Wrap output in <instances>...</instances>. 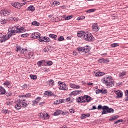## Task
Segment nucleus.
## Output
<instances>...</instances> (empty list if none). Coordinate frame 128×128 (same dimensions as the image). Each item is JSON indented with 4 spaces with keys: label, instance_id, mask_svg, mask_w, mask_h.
Here are the masks:
<instances>
[{
    "label": "nucleus",
    "instance_id": "13",
    "mask_svg": "<svg viewBox=\"0 0 128 128\" xmlns=\"http://www.w3.org/2000/svg\"><path fill=\"white\" fill-rule=\"evenodd\" d=\"M21 104H22V102H20V100L15 105V106H14L15 108H16V110H20L22 108Z\"/></svg>",
    "mask_w": 128,
    "mask_h": 128
},
{
    "label": "nucleus",
    "instance_id": "40",
    "mask_svg": "<svg viewBox=\"0 0 128 128\" xmlns=\"http://www.w3.org/2000/svg\"><path fill=\"white\" fill-rule=\"evenodd\" d=\"M32 96V94L30 93H28L20 96H22V98H30V96Z\"/></svg>",
    "mask_w": 128,
    "mask_h": 128
},
{
    "label": "nucleus",
    "instance_id": "51",
    "mask_svg": "<svg viewBox=\"0 0 128 128\" xmlns=\"http://www.w3.org/2000/svg\"><path fill=\"white\" fill-rule=\"evenodd\" d=\"M42 100V98L40 97H37L36 98V99L35 100L36 101L37 104H38V102H40V100Z\"/></svg>",
    "mask_w": 128,
    "mask_h": 128
},
{
    "label": "nucleus",
    "instance_id": "38",
    "mask_svg": "<svg viewBox=\"0 0 128 128\" xmlns=\"http://www.w3.org/2000/svg\"><path fill=\"white\" fill-rule=\"evenodd\" d=\"M48 82L49 86H54V80H50L48 81Z\"/></svg>",
    "mask_w": 128,
    "mask_h": 128
},
{
    "label": "nucleus",
    "instance_id": "8",
    "mask_svg": "<svg viewBox=\"0 0 128 128\" xmlns=\"http://www.w3.org/2000/svg\"><path fill=\"white\" fill-rule=\"evenodd\" d=\"M86 34V32L84 31H79L77 32V36L78 38H84V36Z\"/></svg>",
    "mask_w": 128,
    "mask_h": 128
},
{
    "label": "nucleus",
    "instance_id": "29",
    "mask_svg": "<svg viewBox=\"0 0 128 128\" xmlns=\"http://www.w3.org/2000/svg\"><path fill=\"white\" fill-rule=\"evenodd\" d=\"M44 96H52V94H54V93H52V92H48V91H46L44 94Z\"/></svg>",
    "mask_w": 128,
    "mask_h": 128
},
{
    "label": "nucleus",
    "instance_id": "20",
    "mask_svg": "<svg viewBox=\"0 0 128 128\" xmlns=\"http://www.w3.org/2000/svg\"><path fill=\"white\" fill-rule=\"evenodd\" d=\"M6 89L4 87L0 86V94H6Z\"/></svg>",
    "mask_w": 128,
    "mask_h": 128
},
{
    "label": "nucleus",
    "instance_id": "21",
    "mask_svg": "<svg viewBox=\"0 0 128 128\" xmlns=\"http://www.w3.org/2000/svg\"><path fill=\"white\" fill-rule=\"evenodd\" d=\"M104 72H98L96 73V76H104Z\"/></svg>",
    "mask_w": 128,
    "mask_h": 128
},
{
    "label": "nucleus",
    "instance_id": "31",
    "mask_svg": "<svg viewBox=\"0 0 128 128\" xmlns=\"http://www.w3.org/2000/svg\"><path fill=\"white\" fill-rule=\"evenodd\" d=\"M44 62H45L44 60H40L37 62V64H38V66H42V64H44Z\"/></svg>",
    "mask_w": 128,
    "mask_h": 128
},
{
    "label": "nucleus",
    "instance_id": "34",
    "mask_svg": "<svg viewBox=\"0 0 128 128\" xmlns=\"http://www.w3.org/2000/svg\"><path fill=\"white\" fill-rule=\"evenodd\" d=\"M32 24L33 26H40V22H36V21H34L32 22Z\"/></svg>",
    "mask_w": 128,
    "mask_h": 128
},
{
    "label": "nucleus",
    "instance_id": "4",
    "mask_svg": "<svg viewBox=\"0 0 128 128\" xmlns=\"http://www.w3.org/2000/svg\"><path fill=\"white\" fill-rule=\"evenodd\" d=\"M90 48L88 46H85L84 47L78 46L76 48V50H78L80 54H86L90 52Z\"/></svg>",
    "mask_w": 128,
    "mask_h": 128
},
{
    "label": "nucleus",
    "instance_id": "30",
    "mask_svg": "<svg viewBox=\"0 0 128 128\" xmlns=\"http://www.w3.org/2000/svg\"><path fill=\"white\" fill-rule=\"evenodd\" d=\"M74 98H73L72 96L66 98V101L68 102H74Z\"/></svg>",
    "mask_w": 128,
    "mask_h": 128
},
{
    "label": "nucleus",
    "instance_id": "1",
    "mask_svg": "<svg viewBox=\"0 0 128 128\" xmlns=\"http://www.w3.org/2000/svg\"><path fill=\"white\" fill-rule=\"evenodd\" d=\"M9 30L10 33L8 34L4 35L2 33H0V42H6L10 38V36H14V34H20L26 32V29L24 28V27H20V26H14L12 27L10 26L9 28Z\"/></svg>",
    "mask_w": 128,
    "mask_h": 128
},
{
    "label": "nucleus",
    "instance_id": "47",
    "mask_svg": "<svg viewBox=\"0 0 128 128\" xmlns=\"http://www.w3.org/2000/svg\"><path fill=\"white\" fill-rule=\"evenodd\" d=\"M12 92H6L5 94L6 96H12Z\"/></svg>",
    "mask_w": 128,
    "mask_h": 128
},
{
    "label": "nucleus",
    "instance_id": "9",
    "mask_svg": "<svg viewBox=\"0 0 128 128\" xmlns=\"http://www.w3.org/2000/svg\"><path fill=\"white\" fill-rule=\"evenodd\" d=\"M20 104H21V106H22V108H28V104H30V102H28V104L26 103V101L25 100H20Z\"/></svg>",
    "mask_w": 128,
    "mask_h": 128
},
{
    "label": "nucleus",
    "instance_id": "45",
    "mask_svg": "<svg viewBox=\"0 0 128 128\" xmlns=\"http://www.w3.org/2000/svg\"><path fill=\"white\" fill-rule=\"evenodd\" d=\"M0 22H1L2 24H6V20L2 19L0 20Z\"/></svg>",
    "mask_w": 128,
    "mask_h": 128
},
{
    "label": "nucleus",
    "instance_id": "3",
    "mask_svg": "<svg viewBox=\"0 0 128 128\" xmlns=\"http://www.w3.org/2000/svg\"><path fill=\"white\" fill-rule=\"evenodd\" d=\"M98 110H102L103 111L102 112V114H112L114 112V109L110 108L106 106H102V105L98 106Z\"/></svg>",
    "mask_w": 128,
    "mask_h": 128
},
{
    "label": "nucleus",
    "instance_id": "42",
    "mask_svg": "<svg viewBox=\"0 0 128 128\" xmlns=\"http://www.w3.org/2000/svg\"><path fill=\"white\" fill-rule=\"evenodd\" d=\"M120 46L118 43H114L111 44V46H112V48H116V46Z\"/></svg>",
    "mask_w": 128,
    "mask_h": 128
},
{
    "label": "nucleus",
    "instance_id": "39",
    "mask_svg": "<svg viewBox=\"0 0 128 128\" xmlns=\"http://www.w3.org/2000/svg\"><path fill=\"white\" fill-rule=\"evenodd\" d=\"M102 92L101 94H108V90L106 88L101 89Z\"/></svg>",
    "mask_w": 128,
    "mask_h": 128
},
{
    "label": "nucleus",
    "instance_id": "37",
    "mask_svg": "<svg viewBox=\"0 0 128 128\" xmlns=\"http://www.w3.org/2000/svg\"><path fill=\"white\" fill-rule=\"evenodd\" d=\"M43 39H44V42H50V38L48 37H46V36H44L43 38Z\"/></svg>",
    "mask_w": 128,
    "mask_h": 128
},
{
    "label": "nucleus",
    "instance_id": "52",
    "mask_svg": "<svg viewBox=\"0 0 128 128\" xmlns=\"http://www.w3.org/2000/svg\"><path fill=\"white\" fill-rule=\"evenodd\" d=\"M60 104V100H56L54 102V104Z\"/></svg>",
    "mask_w": 128,
    "mask_h": 128
},
{
    "label": "nucleus",
    "instance_id": "11",
    "mask_svg": "<svg viewBox=\"0 0 128 128\" xmlns=\"http://www.w3.org/2000/svg\"><path fill=\"white\" fill-rule=\"evenodd\" d=\"M39 116H41V118H42L44 120H46V118H50V116H48V114L46 113V112H41L39 114Z\"/></svg>",
    "mask_w": 128,
    "mask_h": 128
},
{
    "label": "nucleus",
    "instance_id": "43",
    "mask_svg": "<svg viewBox=\"0 0 128 128\" xmlns=\"http://www.w3.org/2000/svg\"><path fill=\"white\" fill-rule=\"evenodd\" d=\"M45 64H46L47 66H52V61H48V62H46L45 61Z\"/></svg>",
    "mask_w": 128,
    "mask_h": 128
},
{
    "label": "nucleus",
    "instance_id": "12",
    "mask_svg": "<svg viewBox=\"0 0 128 128\" xmlns=\"http://www.w3.org/2000/svg\"><path fill=\"white\" fill-rule=\"evenodd\" d=\"M40 34L38 32H34L31 35L32 38H39Z\"/></svg>",
    "mask_w": 128,
    "mask_h": 128
},
{
    "label": "nucleus",
    "instance_id": "22",
    "mask_svg": "<svg viewBox=\"0 0 128 128\" xmlns=\"http://www.w3.org/2000/svg\"><path fill=\"white\" fill-rule=\"evenodd\" d=\"M86 100L87 102H90L92 101V97L88 95H84Z\"/></svg>",
    "mask_w": 128,
    "mask_h": 128
},
{
    "label": "nucleus",
    "instance_id": "24",
    "mask_svg": "<svg viewBox=\"0 0 128 128\" xmlns=\"http://www.w3.org/2000/svg\"><path fill=\"white\" fill-rule=\"evenodd\" d=\"M120 118V116L118 115H116L115 116H113L112 118H110L109 119V120H110V122L112 121V120H116V118Z\"/></svg>",
    "mask_w": 128,
    "mask_h": 128
},
{
    "label": "nucleus",
    "instance_id": "10",
    "mask_svg": "<svg viewBox=\"0 0 128 128\" xmlns=\"http://www.w3.org/2000/svg\"><path fill=\"white\" fill-rule=\"evenodd\" d=\"M60 90H68V87H66V85L64 84V83H60Z\"/></svg>",
    "mask_w": 128,
    "mask_h": 128
},
{
    "label": "nucleus",
    "instance_id": "44",
    "mask_svg": "<svg viewBox=\"0 0 128 128\" xmlns=\"http://www.w3.org/2000/svg\"><path fill=\"white\" fill-rule=\"evenodd\" d=\"M74 18L73 15L68 16L65 18V20H70V18Z\"/></svg>",
    "mask_w": 128,
    "mask_h": 128
},
{
    "label": "nucleus",
    "instance_id": "41",
    "mask_svg": "<svg viewBox=\"0 0 128 128\" xmlns=\"http://www.w3.org/2000/svg\"><path fill=\"white\" fill-rule=\"evenodd\" d=\"M22 4V3L17 2V4L16 5V8H21Z\"/></svg>",
    "mask_w": 128,
    "mask_h": 128
},
{
    "label": "nucleus",
    "instance_id": "36",
    "mask_svg": "<svg viewBox=\"0 0 128 128\" xmlns=\"http://www.w3.org/2000/svg\"><path fill=\"white\" fill-rule=\"evenodd\" d=\"M30 78L31 80H36L38 78V76H36V75H33V74H30Z\"/></svg>",
    "mask_w": 128,
    "mask_h": 128
},
{
    "label": "nucleus",
    "instance_id": "16",
    "mask_svg": "<svg viewBox=\"0 0 128 128\" xmlns=\"http://www.w3.org/2000/svg\"><path fill=\"white\" fill-rule=\"evenodd\" d=\"M110 62V60H108V59H104V58H102L99 60V62H100V64H108V62Z\"/></svg>",
    "mask_w": 128,
    "mask_h": 128
},
{
    "label": "nucleus",
    "instance_id": "7",
    "mask_svg": "<svg viewBox=\"0 0 128 128\" xmlns=\"http://www.w3.org/2000/svg\"><path fill=\"white\" fill-rule=\"evenodd\" d=\"M34 56V53L32 51L28 50L26 54H25V58H30Z\"/></svg>",
    "mask_w": 128,
    "mask_h": 128
},
{
    "label": "nucleus",
    "instance_id": "63",
    "mask_svg": "<svg viewBox=\"0 0 128 128\" xmlns=\"http://www.w3.org/2000/svg\"><path fill=\"white\" fill-rule=\"evenodd\" d=\"M20 50H22V47L18 46L16 49V52H20Z\"/></svg>",
    "mask_w": 128,
    "mask_h": 128
},
{
    "label": "nucleus",
    "instance_id": "14",
    "mask_svg": "<svg viewBox=\"0 0 128 128\" xmlns=\"http://www.w3.org/2000/svg\"><path fill=\"white\" fill-rule=\"evenodd\" d=\"M116 94H117L116 98H120L122 96V92L120 90H118V91L115 92Z\"/></svg>",
    "mask_w": 128,
    "mask_h": 128
},
{
    "label": "nucleus",
    "instance_id": "33",
    "mask_svg": "<svg viewBox=\"0 0 128 128\" xmlns=\"http://www.w3.org/2000/svg\"><path fill=\"white\" fill-rule=\"evenodd\" d=\"M2 114H10V111L8 110H2Z\"/></svg>",
    "mask_w": 128,
    "mask_h": 128
},
{
    "label": "nucleus",
    "instance_id": "62",
    "mask_svg": "<svg viewBox=\"0 0 128 128\" xmlns=\"http://www.w3.org/2000/svg\"><path fill=\"white\" fill-rule=\"evenodd\" d=\"M70 114H74V109H70Z\"/></svg>",
    "mask_w": 128,
    "mask_h": 128
},
{
    "label": "nucleus",
    "instance_id": "48",
    "mask_svg": "<svg viewBox=\"0 0 128 128\" xmlns=\"http://www.w3.org/2000/svg\"><path fill=\"white\" fill-rule=\"evenodd\" d=\"M10 84V82L8 81H6L4 83V86H8Z\"/></svg>",
    "mask_w": 128,
    "mask_h": 128
},
{
    "label": "nucleus",
    "instance_id": "64",
    "mask_svg": "<svg viewBox=\"0 0 128 128\" xmlns=\"http://www.w3.org/2000/svg\"><path fill=\"white\" fill-rule=\"evenodd\" d=\"M14 22H18V17H16V18L14 17Z\"/></svg>",
    "mask_w": 128,
    "mask_h": 128
},
{
    "label": "nucleus",
    "instance_id": "2",
    "mask_svg": "<svg viewBox=\"0 0 128 128\" xmlns=\"http://www.w3.org/2000/svg\"><path fill=\"white\" fill-rule=\"evenodd\" d=\"M101 81L108 88H112L114 86V82L112 80V76H106L102 79Z\"/></svg>",
    "mask_w": 128,
    "mask_h": 128
},
{
    "label": "nucleus",
    "instance_id": "60",
    "mask_svg": "<svg viewBox=\"0 0 128 128\" xmlns=\"http://www.w3.org/2000/svg\"><path fill=\"white\" fill-rule=\"evenodd\" d=\"M28 36V34H21L22 38H26V36Z\"/></svg>",
    "mask_w": 128,
    "mask_h": 128
},
{
    "label": "nucleus",
    "instance_id": "57",
    "mask_svg": "<svg viewBox=\"0 0 128 128\" xmlns=\"http://www.w3.org/2000/svg\"><path fill=\"white\" fill-rule=\"evenodd\" d=\"M61 114H64V116H66V114H68V111H62Z\"/></svg>",
    "mask_w": 128,
    "mask_h": 128
},
{
    "label": "nucleus",
    "instance_id": "55",
    "mask_svg": "<svg viewBox=\"0 0 128 128\" xmlns=\"http://www.w3.org/2000/svg\"><path fill=\"white\" fill-rule=\"evenodd\" d=\"M102 89H98L97 90H96V92L97 94H100V92L102 93Z\"/></svg>",
    "mask_w": 128,
    "mask_h": 128
},
{
    "label": "nucleus",
    "instance_id": "61",
    "mask_svg": "<svg viewBox=\"0 0 128 128\" xmlns=\"http://www.w3.org/2000/svg\"><path fill=\"white\" fill-rule=\"evenodd\" d=\"M45 104H46V102H40V103H39V106H44Z\"/></svg>",
    "mask_w": 128,
    "mask_h": 128
},
{
    "label": "nucleus",
    "instance_id": "26",
    "mask_svg": "<svg viewBox=\"0 0 128 128\" xmlns=\"http://www.w3.org/2000/svg\"><path fill=\"white\" fill-rule=\"evenodd\" d=\"M49 36L51 38H54L55 40H58V36L54 34H50Z\"/></svg>",
    "mask_w": 128,
    "mask_h": 128
},
{
    "label": "nucleus",
    "instance_id": "6",
    "mask_svg": "<svg viewBox=\"0 0 128 128\" xmlns=\"http://www.w3.org/2000/svg\"><path fill=\"white\" fill-rule=\"evenodd\" d=\"M92 30L96 32H98L100 30V27L98 26V24L94 23L92 26Z\"/></svg>",
    "mask_w": 128,
    "mask_h": 128
},
{
    "label": "nucleus",
    "instance_id": "32",
    "mask_svg": "<svg viewBox=\"0 0 128 128\" xmlns=\"http://www.w3.org/2000/svg\"><path fill=\"white\" fill-rule=\"evenodd\" d=\"M96 9L93 8V9H90L86 11V12H88V14H90V12H96Z\"/></svg>",
    "mask_w": 128,
    "mask_h": 128
},
{
    "label": "nucleus",
    "instance_id": "58",
    "mask_svg": "<svg viewBox=\"0 0 128 128\" xmlns=\"http://www.w3.org/2000/svg\"><path fill=\"white\" fill-rule=\"evenodd\" d=\"M16 4H17V2H14L12 4V6L14 8H16Z\"/></svg>",
    "mask_w": 128,
    "mask_h": 128
},
{
    "label": "nucleus",
    "instance_id": "35",
    "mask_svg": "<svg viewBox=\"0 0 128 128\" xmlns=\"http://www.w3.org/2000/svg\"><path fill=\"white\" fill-rule=\"evenodd\" d=\"M62 110H58L56 112H54V116H58L60 114H62Z\"/></svg>",
    "mask_w": 128,
    "mask_h": 128
},
{
    "label": "nucleus",
    "instance_id": "23",
    "mask_svg": "<svg viewBox=\"0 0 128 128\" xmlns=\"http://www.w3.org/2000/svg\"><path fill=\"white\" fill-rule=\"evenodd\" d=\"M84 98H86V96H83L78 97L76 99V102H82V100H84Z\"/></svg>",
    "mask_w": 128,
    "mask_h": 128
},
{
    "label": "nucleus",
    "instance_id": "27",
    "mask_svg": "<svg viewBox=\"0 0 128 128\" xmlns=\"http://www.w3.org/2000/svg\"><path fill=\"white\" fill-rule=\"evenodd\" d=\"M126 76V72H120L118 74V78H122V76Z\"/></svg>",
    "mask_w": 128,
    "mask_h": 128
},
{
    "label": "nucleus",
    "instance_id": "49",
    "mask_svg": "<svg viewBox=\"0 0 128 128\" xmlns=\"http://www.w3.org/2000/svg\"><path fill=\"white\" fill-rule=\"evenodd\" d=\"M125 96H126V98L124 99V100H128V90L125 92Z\"/></svg>",
    "mask_w": 128,
    "mask_h": 128
},
{
    "label": "nucleus",
    "instance_id": "18",
    "mask_svg": "<svg viewBox=\"0 0 128 128\" xmlns=\"http://www.w3.org/2000/svg\"><path fill=\"white\" fill-rule=\"evenodd\" d=\"M72 94L73 96H78V94H82V90H74L72 92Z\"/></svg>",
    "mask_w": 128,
    "mask_h": 128
},
{
    "label": "nucleus",
    "instance_id": "5",
    "mask_svg": "<svg viewBox=\"0 0 128 128\" xmlns=\"http://www.w3.org/2000/svg\"><path fill=\"white\" fill-rule=\"evenodd\" d=\"M84 39L86 42H92V40H94V38L92 34L88 32H86Z\"/></svg>",
    "mask_w": 128,
    "mask_h": 128
},
{
    "label": "nucleus",
    "instance_id": "25",
    "mask_svg": "<svg viewBox=\"0 0 128 128\" xmlns=\"http://www.w3.org/2000/svg\"><path fill=\"white\" fill-rule=\"evenodd\" d=\"M36 8H34V6H30L27 8V10H30V12H34Z\"/></svg>",
    "mask_w": 128,
    "mask_h": 128
},
{
    "label": "nucleus",
    "instance_id": "28",
    "mask_svg": "<svg viewBox=\"0 0 128 128\" xmlns=\"http://www.w3.org/2000/svg\"><path fill=\"white\" fill-rule=\"evenodd\" d=\"M20 52L21 54H23L25 56L26 54V53L28 52V50L26 48H24L20 50Z\"/></svg>",
    "mask_w": 128,
    "mask_h": 128
},
{
    "label": "nucleus",
    "instance_id": "59",
    "mask_svg": "<svg viewBox=\"0 0 128 128\" xmlns=\"http://www.w3.org/2000/svg\"><path fill=\"white\" fill-rule=\"evenodd\" d=\"M32 104L33 106H36V104H38V103L36 102V100H34L32 101Z\"/></svg>",
    "mask_w": 128,
    "mask_h": 128
},
{
    "label": "nucleus",
    "instance_id": "19",
    "mask_svg": "<svg viewBox=\"0 0 128 128\" xmlns=\"http://www.w3.org/2000/svg\"><path fill=\"white\" fill-rule=\"evenodd\" d=\"M11 12L10 10H4L2 11V14L4 16H10V14Z\"/></svg>",
    "mask_w": 128,
    "mask_h": 128
},
{
    "label": "nucleus",
    "instance_id": "46",
    "mask_svg": "<svg viewBox=\"0 0 128 128\" xmlns=\"http://www.w3.org/2000/svg\"><path fill=\"white\" fill-rule=\"evenodd\" d=\"M13 104L12 101H8L6 102V106H12Z\"/></svg>",
    "mask_w": 128,
    "mask_h": 128
},
{
    "label": "nucleus",
    "instance_id": "56",
    "mask_svg": "<svg viewBox=\"0 0 128 128\" xmlns=\"http://www.w3.org/2000/svg\"><path fill=\"white\" fill-rule=\"evenodd\" d=\"M44 52H48V50H48V47L47 48H45L44 50H43Z\"/></svg>",
    "mask_w": 128,
    "mask_h": 128
},
{
    "label": "nucleus",
    "instance_id": "53",
    "mask_svg": "<svg viewBox=\"0 0 128 128\" xmlns=\"http://www.w3.org/2000/svg\"><path fill=\"white\" fill-rule=\"evenodd\" d=\"M64 40V38L62 36H60L58 38V42H62V40Z\"/></svg>",
    "mask_w": 128,
    "mask_h": 128
},
{
    "label": "nucleus",
    "instance_id": "54",
    "mask_svg": "<svg viewBox=\"0 0 128 128\" xmlns=\"http://www.w3.org/2000/svg\"><path fill=\"white\" fill-rule=\"evenodd\" d=\"M120 122H122V119H120V120H118L116 121L114 124H118Z\"/></svg>",
    "mask_w": 128,
    "mask_h": 128
},
{
    "label": "nucleus",
    "instance_id": "15",
    "mask_svg": "<svg viewBox=\"0 0 128 128\" xmlns=\"http://www.w3.org/2000/svg\"><path fill=\"white\" fill-rule=\"evenodd\" d=\"M90 114H84L81 115L80 118L81 120H84L86 118H90Z\"/></svg>",
    "mask_w": 128,
    "mask_h": 128
},
{
    "label": "nucleus",
    "instance_id": "50",
    "mask_svg": "<svg viewBox=\"0 0 128 128\" xmlns=\"http://www.w3.org/2000/svg\"><path fill=\"white\" fill-rule=\"evenodd\" d=\"M44 37H40V36H39V42H44V39H43Z\"/></svg>",
    "mask_w": 128,
    "mask_h": 128
},
{
    "label": "nucleus",
    "instance_id": "17",
    "mask_svg": "<svg viewBox=\"0 0 128 128\" xmlns=\"http://www.w3.org/2000/svg\"><path fill=\"white\" fill-rule=\"evenodd\" d=\"M70 87L72 88H80V86H78V85H76L74 84H70Z\"/></svg>",
    "mask_w": 128,
    "mask_h": 128
}]
</instances>
